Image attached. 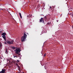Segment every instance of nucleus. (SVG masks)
Wrapping results in <instances>:
<instances>
[{"instance_id": "1", "label": "nucleus", "mask_w": 73, "mask_h": 73, "mask_svg": "<svg viewBox=\"0 0 73 73\" xmlns=\"http://www.w3.org/2000/svg\"><path fill=\"white\" fill-rule=\"evenodd\" d=\"M2 37L4 38V40H5V42L8 44H9V45H11L12 44H13L14 42V40H12L11 41L9 40H8V39H6V37H5V36H2Z\"/></svg>"}, {"instance_id": "2", "label": "nucleus", "mask_w": 73, "mask_h": 73, "mask_svg": "<svg viewBox=\"0 0 73 73\" xmlns=\"http://www.w3.org/2000/svg\"><path fill=\"white\" fill-rule=\"evenodd\" d=\"M15 51H16L15 54V55H13L14 57H16L17 58L18 57V56L19 57H20V54H19V53L20 52V50L19 49L16 48L15 50Z\"/></svg>"}, {"instance_id": "3", "label": "nucleus", "mask_w": 73, "mask_h": 73, "mask_svg": "<svg viewBox=\"0 0 73 73\" xmlns=\"http://www.w3.org/2000/svg\"><path fill=\"white\" fill-rule=\"evenodd\" d=\"M27 37V35H26L25 33H24V35L23 36H22L21 38V41L22 42H23L25 41V39Z\"/></svg>"}, {"instance_id": "4", "label": "nucleus", "mask_w": 73, "mask_h": 73, "mask_svg": "<svg viewBox=\"0 0 73 73\" xmlns=\"http://www.w3.org/2000/svg\"><path fill=\"white\" fill-rule=\"evenodd\" d=\"M42 21V22H43V23L44 24H45V23H44V18L41 17L39 20V22L40 23H41Z\"/></svg>"}, {"instance_id": "5", "label": "nucleus", "mask_w": 73, "mask_h": 73, "mask_svg": "<svg viewBox=\"0 0 73 73\" xmlns=\"http://www.w3.org/2000/svg\"><path fill=\"white\" fill-rule=\"evenodd\" d=\"M5 71H6V70H5V69H2V71H1L2 73H5Z\"/></svg>"}, {"instance_id": "6", "label": "nucleus", "mask_w": 73, "mask_h": 73, "mask_svg": "<svg viewBox=\"0 0 73 73\" xmlns=\"http://www.w3.org/2000/svg\"><path fill=\"white\" fill-rule=\"evenodd\" d=\"M44 19L45 21H46V20H48V19H47V16H45L43 18V19Z\"/></svg>"}, {"instance_id": "7", "label": "nucleus", "mask_w": 73, "mask_h": 73, "mask_svg": "<svg viewBox=\"0 0 73 73\" xmlns=\"http://www.w3.org/2000/svg\"><path fill=\"white\" fill-rule=\"evenodd\" d=\"M2 36H5V35H6V33H3L2 34Z\"/></svg>"}, {"instance_id": "8", "label": "nucleus", "mask_w": 73, "mask_h": 73, "mask_svg": "<svg viewBox=\"0 0 73 73\" xmlns=\"http://www.w3.org/2000/svg\"><path fill=\"white\" fill-rule=\"evenodd\" d=\"M5 53L6 54H8V51L7 50V49H6Z\"/></svg>"}, {"instance_id": "9", "label": "nucleus", "mask_w": 73, "mask_h": 73, "mask_svg": "<svg viewBox=\"0 0 73 73\" xmlns=\"http://www.w3.org/2000/svg\"><path fill=\"white\" fill-rule=\"evenodd\" d=\"M19 15L21 19H22V16H21V13H19Z\"/></svg>"}, {"instance_id": "10", "label": "nucleus", "mask_w": 73, "mask_h": 73, "mask_svg": "<svg viewBox=\"0 0 73 73\" xmlns=\"http://www.w3.org/2000/svg\"><path fill=\"white\" fill-rule=\"evenodd\" d=\"M3 46V45H2V44L0 43V48H1Z\"/></svg>"}, {"instance_id": "11", "label": "nucleus", "mask_w": 73, "mask_h": 73, "mask_svg": "<svg viewBox=\"0 0 73 73\" xmlns=\"http://www.w3.org/2000/svg\"><path fill=\"white\" fill-rule=\"evenodd\" d=\"M17 65H18V68H19V69H20V66L19 65H18V64H17Z\"/></svg>"}, {"instance_id": "12", "label": "nucleus", "mask_w": 73, "mask_h": 73, "mask_svg": "<svg viewBox=\"0 0 73 73\" xmlns=\"http://www.w3.org/2000/svg\"><path fill=\"white\" fill-rule=\"evenodd\" d=\"M4 43L5 44H7H7H8V43H7V42H4Z\"/></svg>"}, {"instance_id": "13", "label": "nucleus", "mask_w": 73, "mask_h": 73, "mask_svg": "<svg viewBox=\"0 0 73 73\" xmlns=\"http://www.w3.org/2000/svg\"><path fill=\"white\" fill-rule=\"evenodd\" d=\"M13 49H15V47H12Z\"/></svg>"}, {"instance_id": "14", "label": "nucleus", "mask_w": 73, "mask_h": 73, "mask_svg": "<svg viewBox=\"0 0 73 73\" xmlns=\"http://www.w3.org/2000/svg\"><path fill=\"white\" fill-rule=\"evenodd\" d=\"M47 25H49V24H50V23H47Z\"/></svg>"}, {"instance_id": "15", "label": "nucleus", "mask_w": 73, "mask_h": 73, "mask_svg": "<svg viewBox=\"0 0 73 73\" xmlns=\"http://www.w3.org/2000/svg\"><path fill=\"white\" fill-rule=\"evenodd\" d=\"M44 57H45V54H44Z\"/></svg>"}, {"instance_id": "16", "label": "nucleus", "mask_w": 73, "mask_h": 73, "mask_svg": "<svg viewBox=\"0 0 73 73\" xmlns=\"http://www.w3.org/2000/svg\"><path fill=\"white\" fill-rule=\"evenodd\" d=\"M50 9L51 8H52V7H50Z\"/></svg>"}, {"instance_id": "17", "label": "nucleus", "mask_w": 73, "mask_h": 73, "mask_svg": "<svg viewBox=\"0 0 73 73\" xmlns=\"http://www.w3.org/2000/svg\"><path fill=\"white\" fill-rule=\"evenodd\" d=\"M0 73H2V72H1V71H0Z\"/></svg>"}, {"instance_id": "18", "label": "nucleus", "mask_w": 73, "mask_h": 73, "mask_svg": "<svg viewBox=\"0 0 73 73\" xmlns=\"http://www.w3.org/2000/svg\"><path fill=\"white\" fill-rule=\"evenodd\" d=\"M17 62H19V60H17Z\"/></svg>"}, {"instance_id": "19", "label": "nucleus", "mask_w": 73, "mask_h": 73, "mask_svg": "<svg viewBox=\"0 0 73 73\" xmlns=\"http://www.w3.org/2000/svg\"><path fill=\"white\" fill-rule=\"evenodd\" d=\"M8 61H9V62H10V61L9 60V59L8 60Z\"/></svg>"}, {"instance_id": "20", "label": "nucleus", "mask_w": 73, "mask_h": 73, "mask_svg": "<svg viewBox=\"0 0 73 73\" xmlns=\"http://www.w3.org/2000/svg\"><path fill=\"white\" fill-rule=\"evenodd\" d=\"M22 73H24V72H23Z\"/></svg>"}, {"instance_id": "21", "label": "nucleus", "mask_w": 73, "mask_h": 73, "mask_svg": "<svg viewBox=\"0 0 73 73\" xmlns=\"http://www.w3.org/2000/svg\"><path fill=\"white\" fill-rule=\"evenodd\" d=\"M1 32V31H0V33Z\"/></svg>"}, {"instance_id": "22", "label": "nucleus", "mask_w": 73, "mask_h": 73, "mask_svg": "<svg viewBox=\"0 0 73 73\" xmlns=\"http://www.w3.org/2000/svg\"><path fill=\"white\" fill-rule=\"evenodd\" d=\"M57 22H58V21H57Z\"/></svg>"}]
</instances>
